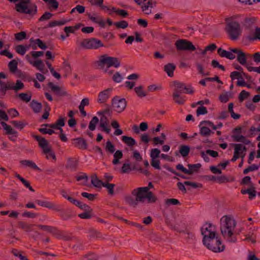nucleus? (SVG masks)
<instances>
[{
	"instance_id": "nucleus-53",
	"label": "nucleus",
	"mask_w": 260,
	"mask_h": 260,
	"mask_svg": "<svg viewBox=\"0 0 260 260\" xmlns=\"http://www.w3.org/2000/svg\"><path fill=\"white\" fill-rule=\"evenodd\" d=\"M131 171V169L130 167V164H124L120 170V173L121 174H128Z\"/></svg>"
},
{
	"instance_id": "nucleus-48",
	"label": "nucleus",
	"mask_w": 260,
	"mask_h": 260,
	"mask_svg": "<svg viewBox=\"0 0 260 260\" xmlns=\"http://www.w3.org/2000/svg\"><path fill=\"white\" fill-rule=\"evenodd\" d=\"M247 38L249 40L253 41L255 40L258 39L260 40V27H256L255 28V31L254 33V36L252 37V36H248Z\"/></svg>"
},
{
	"instance_id": "nucleus-45",
	"label": "nucleus",
	"mask_w": 260,
	"mask_h": 260,
	"mask_svg": "<svg viewBox=\"0 0 260 260\" xmlns=\"http://www.w3.org/2000/svg\"><path fill=\"white\" fill-rule=\"evenodd\" d=\"M172 96L173 100L178 104L183 105L184 104L185 100L180 95L179 93L173 92Z\"/></svg>"
},
{
	"instance_id": "nucleus-50",
	"label": "nucleus",
	"mask_w": 260,
	"mask_h": 260,
	"mask_svg": "<svg viewBox=\"0 0 260 260\" xmlns=\"http://www.w3.org/2000/svg\"><path fill=\"white\" fill-rule=\"evenodd\" d=\"M24 87V84L19 80H17L15 84L14 83L13 90L17 92Z\"/></svg>"
},
{
	"instance_id": "nucleus-4",
	"label": "nucleus",
	"mask_w": 260,
	"mask_h": 260,
	"mask_svg": "<svg viewBox=\"0 0 260 260\" xmlns=\"http://www.w3.org/2000/svg\"><path fill=\"white\" fill-rule=\"evenodd\" d=\"M10 2H20L15 5V9L18 12L34 16L37 13V6L35 4H31L30 0H8Z\"/></svg>"
},
{
	"instance_id": "nucleus-21",
	"label": "nucleus",
	"mask_w": 260,
	"mask_h": 260,
	"mask_svg": "<svg viewBox=\"0 0 260 260\" xmlns=\"http://www.w3.org/2000/svg\"><path fill=\"white\" fill-rule=\"evenodd\" d=\"M35 225L34 224H29L25 221H20L18 222V228L25 232H30L32 231V228Z\"/></svg>"
},
{
	"instance_id": "nucleus-37",
	"label": "nucleus",
	"mask_w": 260,
	"mask_h": 260,
	"mask_svg": "<svg viewBox=\"0 0 260 260\" xmlns=\"http://www.w3.org/2000/svg\"><path fill=\"white\" fill-rule=\"evenodd\" d=\"M256 21V18L254 17H246L244 19L242 24L247 28L250 27Z\"/></svg>"
},
{
	"instance_id": "nucleus-1",
	"label": "nucleus",
	"mask_w": 260,
	"mask_h": 260,
	"mask_svg": "<svg viewBox=\"0 0 260 260\" xmlns=\"http://www.w3.org/2000/svg\"><path fill=\"white\" fill-rule=\"evenodd\" d=\"M235 220L231 217L227 216H223L220 219V231L222 235L230 242H236L237 241L236 235L239 234L238 232L233 231L236 227Z\"/></svg>"
},
{
	"instance_id": "nucleus-54",
	"label": "nucleus",
	"mask_w": 260,
	"mask_h": 260,
	"mask_svg": "<svg viewBox=\"0 0 260 260\" xmlns=\"http://www.w3.org/2000/svg\"><path fill=\"white\" fill-rule=\"evenodd\" d=\"M14 36L15 39L17 41H22L26 38V34L25 31L15 34Z\"/></svg>"
},
{
	"instance_id": "nucleus-12",
	"label": "nucleus",
	"mask_w": 260,
	"mask_h": 260,
	"mask_svg": "<svg viewBox=\"0 0 260 260\" xmlns=\"http://www.w3.org/2000/svg\"><path fill=\"white\" fill-rule=\"evenodd\" d=\"M58 239H61L65 241H69L74 240L75 238L72 236V234L63 231H60L57 228L53 235Z\"/></svg>"
},
{
	"instance_id": "nucleus-31",
	"label": "nucleus",
	"mask_w": 260,
	"mask_h": 260,
	"mask_svg": "<svg viewBox=\"0 0 260 260\" xmlns=\"http://www.w3.org/2000/svg\"><path fill=\"white\" fill-rule=\"evenodd\" d=\"M18 96L21 101L28 103L31 100L32 93L30 91H27L25 93L22 92L19 93Z\"/></svg>"
},
{
	"instance_id": "nucleus-17",
	"label": "nucleus",
	"mask_w": 260,
	"mask_h": 260,
	"mask_svg": "<svg viewBox=\"0 0 260 260\" xmlns=\"http://www.w3.org/2000/svg\"><path fill=\"white\" fill-rule=\"evenodd\" d=\"M47 85L57 96H66L67 95L66 91L62 90L59 86L54 85L52 82H49Z\"/></svg>"
},
{
	"instance_id": "nucleus-9",
	"label": "nucleus",
	"mask_w": 260,
	"mask_h": 260,
	"mask_svg": "<svg viewBox=\"0 0 260 260\" xmlns=\"http://www.w3.org/2000/svg\"><path fill=\"white\" fill-rule=\"evenodd\" d=\"M140 193L137 188L134 189L132 191V196L128 195L125 197V203L131 207L136 208L139 203H142Z\"/></svg>"
},
{
	"instance_id": "nucleus-63",
	"label": "nucleus",
	"mask_w": 260,
	"mask_h": 260,
	"mask_svg": "<svg viewBox=\"0 0 260 260\" xmlns=\"http://www.w3.org/2000/svg\"><path fill=\"white\" fill-rule=\"evenodd\" d=\"M258 169V166L256 165L253 164L251 166H248L247 168L244 170L243 173L247 174L250 171H255Z\"/></svg>"
},
{
	"instance_id": "nucleus-59",
	"label": "nucleus",
	"mask_w": 260,
	"mask_h": 260,
	"mask_svg": "<svg viewBox=\"0 0 260 260\" xmlns=\"http://www.w3.org/2000/svg\"><path fill=\"white\" fill-rule=\"evenodd\" d=\"M115 13L123 18L126 17L128 15V14L126 10L120 9L115 8Z\"/></svg>"
},
{
	"instance_id": "nucleus-28",
	"label": "nucleus",
	"mask_w": 260,
	"mask_h": 260,
	"mask_svg": "<svg viewBox=\"0 0 260 260\" xmlns=\"http://www.w3.org/2000/svg\"><path fill=\"white\" fill-rule=\"evenodd\" d=\"M59 216L63 220H67L73 217L74 215L71 210H65L63 209Z\"/></svg>"
},
{
	"instance_id": "nucleus-44",
	"label": "nucleus",
	"mask_w": 260,
	"mask_h": 260,
	"mask_svg": "<svg viewBox=\"0 0 260 260\" xmlns=\"http://www.w3.org/2000/svg\"><path fill=\"white\" fill-rule=\"evenodd\" d=\"M88 233V236L90 238H100L102 237L101 233L94 229H90Z\"/></svg>"
},
{
	"instance_id": "nucleus-38",
	"label": "nucleus",
	"mask_w": 260,
	"mask_h": 260,
	"mask_svg": "<svg viewBox=\"0 0 260 260\" xmlns=\"http://www.w3.org/2000/svg\"><path fill=\"white\" fill-rule=\"evenodd\" d=\"M68 22V20L62 19L59 21H50L46 27H53L56 26H61L66 24Z\"/></svg>"
},
{
	"instance_id": "nucleus-55",
	"label": "nucleus",
	"mask_w": 260,
	"mask_h": 260,
	"mask_svg": "<svg viewBox=\"0 0 260 260\" xmlns=\"http://www.w3.org/2000/svg\"><path fill=\"white\" fill-rule=\"evenodd\" d=\"M247 193L249 195V198L251 200L253 198H255L256 196V190L255 189V187L253 186V184H251V187L250 188L247 189Z\"/></svg>"
},
{
	"instance_id": "nucleus-22",
	"label": "nucleus",
	"mask_w": 260,
	"mask_h": 260,
	"mask_svg": "<svg viewBox=\"0 0 260 260\" xmlns=\"http://www.w3.org/2000/svg\"><path fill=\"white\" fill-rule=\"evenodd\" d=\"M78 161L75 158H69L67 160L66 168L72 171H75L77 167Z\"/></svg>"
},
{
	"instance_id": "nucleus-58",
	"label": "nucleus",
	"mask_w": 260,
	"mask_h": 260,
	"mask_svg": "<svg viewBox=\"0 0 260 260\" xmlns=\"http://www.w3.org/2000/svg\"><path fill=\"white\" fill-rule=\"evenodd\" d=\"M128 23L125 20H121L115 23V26L118 28L124 29L128 26Z\"/></svg>"
},
{
	"instance_id": "nucleus-10",
	"label": "nucleus",
	"mask_w": 260,
	"mask_h": 260,
	"mask_svg": "<svg viewBox=\"0 0 260 260\" xmlns=\"http://www.w3.org/2000/svg\"><path fill=\"white\" fill-rule=\"evenodd\" d=\"M81 46L86 49H96L104 46V44L101 40L91 38L84 39L81 43Z\"/></svg>"
},
{
	"instance_id": "nucleus-20",
	"label": "nucleus",
	"mask_w": 260,
	"mask_h": 260,
	"mask_svg": "<svg viewBox=\"0 0 260 260\" xmlns=\"http://www.w3.org/2000/svg\"><path fill=\"white\" fill-rule=\"evenodd\" d=\"M156 2L152 1H148L142 6V11L145 14L149 15L151 13V9L155 6Z\"/></svg>"
},
{
	"instance_id": "nucleus-7",
	"label": "nucleus",
	"mask_w": 260,
	"mask_h": 260,
	"mask_svg": "<svg viewBox=\"0 0 260 260\" xmlns=\"http://www.w3.org/2000/svg\"><path fill=\"white\" fill-rule=\"evenodd\" d=\"M203 244L209 250L214 252H219L224 250L225 247L224 245L221 244L220 239L217 235L212 237V239L210 241H203Z\"/></svg>"
},
{
	"instance_id": "nucleus-52",
	"label": "nucleus",
	"mask_w": 260,
	"mask_h": 260,
	"mask_svg": "<svg viewBox=\"0 0 260 260\" xmlns=\"http://www.w3.org/2000/svg\"><path fill=\"white\" fill-rule=\"evenodd\" d=\"M31 42H35L38 45V47L42 49H46L47 48V45L43 42L40 39L34 40L32 39H30Z\"/></svg>"
},
{
	"instance_id": "nucleus-26",
	"label": "nucleus",
	"mask_w": 260,
	"mask_h": 260,
	"mask_svg": "<svg viewBox=\"0 0 260 260\" xmlns=\"http://www.w3.org/2000/svg\"><path fill=\"white\" fill-rule=\"evenodd\" d=\"M234 146V153L231 161L233 162L235 161L237 159L240 157V151L242 150V145L241 144H235Z\"/></svg>"
},
{
	"instance_id": "nucleus-14",
	"label": "nucleus",
	"mask_w": 260,
	"mask_h": 260,
	"mask_svg": "<svg viewBox=\"0 0 260 260\" xmlns=\"http://www.w3.org/2000/svg\"><path fill=\"white\" fill-rule=\"evenodd\" d=\"M103 3L104 0H92L90 1L91 5L99 7L101 10L108 12L109 14L111 15L114 12V7L104 6Z\"/></svg>"
},
{
	"instance_id": "nucleus-62",
	"label": "nucleus",
	"mask_w": 260,
	"mask_h": 260,
	"mask_svg": "<svg viewBox=\"0 0 260 260\" xmlns=\"http://www.w3.org/2000/svg\"><path fill=\"white\" fill-rule=\"evenodd\" d=\"M207 113L208 111L207 110V108L204 106H200L198 107L196 111L197 116H199L200 115L206 114Z\"/></svg>"
},
{
	"instance_id": "nucleus-5",
	"label": "nucleus",
	"mask_w": 260,
	"mask_h": 260,
	"mask_svg": "<svg viewBox=\"0 0 260 260\" xmlns=\"http://www.w3.org/2000/svg\"><path fill=\"white\" fill-rule=\"evenodd\" d=\"M32 137L38 142V145L42 148V153L46 155V159L52 158L55 161L56 160L55 154L48 141L45 138L40 136L32 135Z\"/></svg>"
},
{
	"instance_id": "nucleus-43",
	"label": "nucleus",
	"mask_w": 260,
	"mask_h": 260,
	"mask_svg": "<svg viewBox=\"0 0 260 260\" xmlns=\"http://www.w3.org/2000/svg\"><path fill=\"white\" fill-rule=\"evenodd\" d=\"M190 148L187 145H181L179 148V152L183 157H186L189 154Z\"/></svg>"
},
{
	"instance_id": "nucleus-40",
	"label": "nucleus",
	"mask_w": 260,
	"mask_h": 260,
	"mask_svg": "<svg viewBox=\"0 0 260 260\" xmlns=\"http://www.w3.org/2000/svg\"><path fill=\"white\" fill-rule=\"evenodd\" d=\"M134 90L138 96L142 98L147 95V93L143 90V87L142 85L136 87L134 88Z\"/></svg>"
},
{
	"instance_id": "nucleus-57",
	"label": "nucleus",
	"mask_w": 260,
	"mask_h": 260,
	"mask_svg": "<svg viewBox=\"0 0 260 260\" xmlns=\"http://www.w3.org/2000/svg\"><path fill=\"white\" fill-rule=\"evenodd\" d=\"M153 187H154V186H153L152 183L151 182H150L148 183V185L147 186L138 187L137 188L138 189V191H139L141 193V192H147L148 191H150L149 190L150 189L153 188Z\"/></svg>"
},
{
	"instance_id": "nucleus-56",
	"label": "nucleus",
	"mask_w": 260,
	"mask_h": 260,
	"mask_svg": "<svg viewBox=\"0 0 260 260\" xmlns=\"http://www.w3.org/2000/svg\"><path fill=\"white\" fill-rule=\"evenodd\" d=\"M103 186L106 187L109 194L112 195L114 193L113 184L104 182Z\"/></svg>"
},
{
	"instance_id": "nucleus-33",
	"label": "nucleus",
	"mask_w": 260,
	"mask_h": 260,
	"mask_svg": "<svg viewBox=\"0 0 260 260\" xmlns=\"http://www.w3.org/2000/svg\"><path fill=\"white\" fill-rule=\"evenodd\" d=\"M91 182L92 184L96 187H101L104 183L98 179L96 174L91 176Z\"/></svg>"
},
{
	"instance_id": "nucleus-41",
	"label": "nucleus",
	"mask_w": 260,
	"mask_h": 260,
	"mask_svg": "<svg viewBox=\"0 0 260 260\" xmlns=\"http://www.w3.org/2000/svg\"><path fill=\"white\" fill-rule=\"evenodd\" d=\"M10 123H12L14 126L20 129H22L24 126L27 124V123L24 121L13 120L11 121Z\"/></svg>"
},
{
	"instance_id": "nucleus-11",
	"label": "nucleus",
	"mask_w": 260,
	"mask_h": 260,
	"mask_svg": "<svg viewBox=\"0 0 260 260\" xmlns=\"http://www.w3.org/2000/svg\"><path fill=\"white\" fill-rule=\"evenodd\" d=\"M175 45L177 50L179 51H194L196 49L192 42L185 39L177 40Z\"/></svg>"
},
{
	"instance_id": "nucleus-18",
	"label": "nucleus",
	"mask_w": 260,
	"mask_h": 260,
	"mask_svg": "<svg viewBox=\"0 0 260 260\" xmlns=\"http://www.w3.org/2000/svg\"><path fill=\"white\" fill-rule=\"evenodd\" d=\"M112 88H108L103 91L100 92L98 97V102L103 103L107 101L110 95V93L112 92Z\"/></svg>"
},
{
	"instance_id": "nucleus-13",
	"label": "nucleus",
	"mask_w": 260,
	"mask_h": 260,
	"mask_svg": "<svg viewBox=\"0 0 260 260\" xmlns=\"http://www.w3.org/2000/svg\"><path fill=\"white\" fill-rule=\"evenodd\" d=\"M126 104L125 99L115 96V111L119 113L122 112L125 109Z\"/></svg>"
},
{
	"instance_id": "nucleus-8",
	"label": "nucleus",
	"mask_w": 260,
	"mask_h": 260,
	"mask_svg": "<svg viewBox=\"0 0 260 260\" xmlns=\"http://www.w3.org/2000/svg\"><path fill=\"white\" fill-rule=\"evenodd\" d=\"M201 234L203 236V241L208 242L212 237L217 235L215 226L211 223L206 222L201 228Z\"/></svg>"
},
{
	"instance_id": "nucleus-23",
	"label": "nucleus",
	"mask_w": 260,
	"mask_h": 260,
	"mask_svg": "<svg viewBox=\"0 0 260 260\" xmlns=\"http://www.w3.org/2000/svg\"><path fill=\"white\" fill-rule=\"evenodd\" d=\"M14 82L11 81H9L7 83L1 82V91L5 94L6 91L8 90H13Z\"/></svg>"
},
{
	"instance_id": "nucleus-27",
	"label": "nucleus",
	"mask_w": 260,
	"mask_h": 260,
	"mask_svg": "<svg viewBox=\"0 0 260 260\" xmlns=\"http://www.w3.org/2000/svg\"><path fill=\"white\" fill-rule=\"evenodd\" d=\"M30 64L36 67L38 70H39L43 74H45L48 72L47 70H46L45 71V65L43 63L42 60L41 59L37 60L34 61V63L30 62Z\"/></svg>"
},
{
	"instance_id": "nucleus-15",
	"label": "nucleus",
	"mask_w": 260,
	"mask_h": 260,
	"mask_svg": "<svg viewBox=\"0 0 260 260\" xmlns=\"http://www.w3.org/2000/svg\"><path fill=\"white\" fill-rule=\"evenodd\" d=\"M142 203H144L146 199L148 203H154L157 200V197L152 191L147 192H141L140 193Z\"/></svg>"
},
{
	"instance_id": "nucleus-2",
	"label": "nucleus",
	"mask_w": 260,
	"mask_h": 260,
	"mask_svg": "<svg viewBox=\"0 0 260 260\" xmlns=\"http://www.w3.org/2000/svg\"><path fill=\"white\" fill-rule=\"evenodd\" d=\"M93 64L95 69L107 73L114 80L113 71L111 69L114 66V57L109 56L107 54L99 56Z\"/></svg>"
},
{
	"instance_id": "nucleus-19",
	"label": "nucleus",
	"mask_w": 260,
	"mask_h": 260,
	"mask_svg": "<svg viewBox=\"0 0 260 260\" xmlns=\"http://www.w3.org/2000/svg\"><path fill=\"white\" fill-rule=\"evenodd\" d=\"M109 119L105 116L102 115L100 118V126L102 128L103 132L109 134L111 131V129L109 126Z\"/></svg>"
},
{
	"instance_id": "nucleus-42",
	"label": "nucleus",
	"mask_w": 260,
	"mask_h": 260,
	"mask_svg": "<svg viewBox=\"0 0 260 260\" xmlns=\"http://www.w3.org/2000/svg\"><path fill=\"white\" fill-rule=\"evenodd\" d=\"M187 166L189 168L188 171H190V173H187L188 175H191L193 172H198V170L201 167L200 164H188Z\"/></svg>"
},
{
	"instance_id": "nucleus-16",
	"label": "nucleus",
	"mask_w": 260,
	"mask_h": 260,
	"mask_svg": "<svg viewBox=\"0 0 260 260\" xmlns=\"http://www.w3.org/2000/svg\"><path fill=\"white\" fill-rule=\"evenodd\" d=\"M72 144L78 149L85 150L87 148V143L86 140L81 137L73 139L72 140Z\"/></svg>"
},
{
	"instance_id": "nucleus-61",
	"label": "nucleus",
	"mask_w": 260,
	"mask_h": 260,
	"mask_svg": "<svg viewBox=\"0 0 260 260\" xmlns=\"http://www.w3.org/2000/svg\"><path fill=\"white\" fill-rule=\"evenodd\" d=\"M230 77L232 80H234L236 79H242V73L237 71L232 72L231 73Z\"/></svg>"
},
{
	"instance_id": "nucleus-36",
	"label": "nucleus",
	"mask_w": 260,
	"mask_h": 260,
	"mask_svg": "<svg viewBox=\"0 0 260 260\" xmlns=\"http://www.w3.org/2000/svg\"><path fill=\"white\" fill-rule=\"evenodd\" d=\"M1 124L3 126L4 129L6 131V134L7 135H17V132L13 129L11 126L8 125L5 122H1Z\"/></svg>"
},
{
	"instance_id": "nucleus-32",
	"label": "nucleus",
	"mask_w": 260,
	"mask_h": 260,
	"mask_svg": "<svg viewBox=\"0 0 260 260\" xmlns=\"http://www.w3.org/2000/svg\"><path fill=\"white\" fill-rule=\"evenodd\" d=\"M122 141L126 144L128 146L132 147L134 145H136L137 143L135 140L131 137H128L126 136H122L121 137Z\"/></svg>"
},
{
	"instance_id": "nucleus-64",
	"label": "nucleus",
	"mask_w": 260,
	"mask_h": 260,
	"mask_svg": "<svg viewBox=\"0 0 260 260\" xmlns=\"http://www.w3.org/2000/svg\"><path fill=\"white\" fill-rule=\"evenodd\" d=\"M250 94L248 92L243 90L239 95V100L240 102H242L244 100L249 96Z\"/></svg>"
},
{
	"instance_id": "nucleus-30",
	"label": "nucleus",
	"mask_w": 260,
	"mask_h": 260,
	"mask_svg": "<svg viewBox=\"0 0 260 260\" xmlns=\"http://www.w3.org/2000/svg\"><path fill=\"white\" fill-rule=\"evenodd\" d=\"M30 106L33 111L36 113L40 112L42 109V104L34 100L31 102Z\"/></svg>"
},
{
	"instance_id": "nucleus-47",
	"label": "nucleus",
	"mask_w": 260,
	"mask_h": 260,
	"mask_svg": "<svg viewBox=\"0 0 260 260\" xmlns=\"http://www.w3.org/2000/svg\"><path fill=\"white\" fill-rule=\"evenodd\" d=\"M99 121V118L96 116H94L89 122V129L91 131H94L95 128L96 124Z\"/></svg>"
},
{
	"instance_id": "nucleus-24",
	"label": "nucleus",
	"mask_w": 260,
	"mask_h": 260,
	"mask_svg": "<svg viewBox=\"0 0 260 260\" xmlns=\"http://www.w3.org/2000/svg\"><path fill=\"white\" fill-rule=\"evenodd\" d=\"M174 85V92L175 93H184L185 88V84L179 81H174L173 82Z\"/></svg>"
},
{
	"instance_id": "nucleus-25",
	"label": "nucleus",
	"mask_w": 260,
	"mask_h": 260,
	"mask_svg": "<svg viewBox=\"0 0 260 260\" xmlns=\"http://www.w3.org/2000/svg\"><path fill=\"white\" fill-rule=\"evenodd\" d=\"M22 166L32 168L34 170L41 171V169L36 165V164L30 160H22L20 161Z\"/></svg>"
},
{
	"instance_id": "nucleus-49",
	"label": "nucleus",
	"mask_w": 260,
	"mask_h": 260,
	"mask_svg": "<svg viewBox=\"0 0 260 260\" xmlns=\"http://www.w3.org/2000/svg\"><path fill=\"white\" fill-rule=\"evenodd\" d=\"M15 50L17 53L23 55L27 50V47L22 45H19L16 47Z\"/></svg>"
},
{
	"instance_id": "nucleus-51",
	"label": "nucleus",
	"mask_w": 260,
	"mask_h": 260,
	"mask_svg": "<svg viewBox=\"0 0 260 260\" xmlns=\"http://www.w3.org/2000/svg\"><path fill=\"white\" fill-rule=\"evenodd\" d=\"M98 114L99 115L105 116V117H108L110 119L112 117V111L110 110L109 109H107L102 111L99 112Z\"/></svg>"
},
{
	"instance_id": "nucleus-46",
	"label": "nucleus",
	"mask_w": 260,
	"mask_h": 260,
	"mask_svg": "<svg viewBox=\"0 0 260 260\" xmlns=\"http://www.w3.org/2000/svg\"><path fill=\"white\" fill-rule=\"evenodd\" d=\"M18 66V62L15 59H13L9 62L8 63V68L9 70L12 73H15L17 69Z\"/></svg>"
},
{
	"instance_id": "nucleus-3",
	"label": "nucleus",
	"mask_w": 260,
	"mask_h": 260,
	"mask_svg": "<svg viewBox=\"0 0 260 260\" xmlns=\"http://www.w3.org/2000/svg\"><path fill=\"white\" fill-rule=\"evenodd\" d=\"M225 31L230 39L233 41L239 39L242 34V29L240 23L235 21L233 17L225 19Z\"/></svg>"
},
{
	"instance_id": "nucleus-34",
	"label": "nucleus",
	"mask_w": 260,
	"mask_h": 260,
	"mask_svg": "<svg viewBox=\"0 0 260 260\" xmlns=\"http://www.w3.org/2000/svg\"><path fill=\"white\" fill-rule=\"evenodd\" d=\"M87 15L92 21L99 24L100 26L104 27L105 26V21L101 17L92 16L90 14H88Z\"/></svg>"
},
{
	"instance_id": "nucleus-35",
	"label": "nucleus",
	"mask_w": 260,
	"mask_h": 260,
	"mask_svg": "<svg viewBox=\"0 0 260 260\" xmlns=\"http://www.w3.org/2000/svg\"><path fill=\"white\" fill-rule=\"evenodd\" d=\"M36 226L43 231L51 233L53 235H54L56 229V227L46 225L38 224L36 225Z\"/></svg>"
},
{
	"instance_id": "nucleus-39",
	"label": "nucleus",
	"mask_w": 260,
	"mask_h": 260,
	"mask_svg": "<svg viewBox=\"0 0 260 260\" xmlns=\"http://www.w3.org/2000/svg\"><path fill=\"white\" fill-rule=\"evenodd\" d=\"M200 134L204 137H208L211 135V134H214L213 132H212L208 127L201 125Z\"/></svg>"
},
{
	"instance_id": "nucleus-6",
	"label": "nucleus",
	"mask_w": 260,
	"mask_h": 260,
	"mask_svg": "<svg viewBox=\"0 0 260 260\" xmlns=\"http://www.w3.org/2000/svg\"><path fill=\"white\" fill-rule=\"evenodd\" d=\"M230 51H226L224 57H226L230 60H233L235 58V55L233 53L237 54V60L242 65L246 64L247 57H251V55L249 54H246L241 49L239 48H229Z\"/></svg>"
},
{
	"instance_id": "nucleus-29",
	"label": "nucleus",
	"mask_w": 260,
	"mask_h": 260,
	"mask_svg": "<svg viewBox=\"0 0 260 260\" xmlns=\"http://www.w3.org/2000/svg\"><path fill=\"white\" fill-rule=\"evenodd\" d=\"M176 69V66L172 63H169L165 66L164 71L167 73L169 77H173L174 71Z\"/></svg>"
},
{
	"instance_id": "nucleus-60",
	"label": "nucleus",
	"mask_w": 260,
	"mask_h": 260,
	"mask_svg": "<svg viewBox=\"0 0 260 260\" xmlns=\"http://www.w3.org/2000/svg\"><path fill=\"white\" fill-rule=\"evenodd\" d=\"M160 153V150L157 148H154L151 149L150 152V157L151 159H156L159 156Z\"/></svg>"
}]
</instances>
